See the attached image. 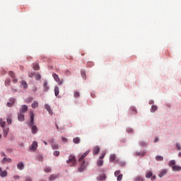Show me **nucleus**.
<instances>
[{
    "label": "nucleus",
    "instance_id": "1",
    "mask_svg": "<svg viewBox=\"0 0 181 181\" xmlns=\"http://www.w3.org/2000/svg\"><path fill=\"white\" fill-rule=\"evenodd\" d=\"M90 153V151L85 152L79 158H78V162L81 163V167L78 169L79 172H83L84 169H86V161L84 160V158L87 156Z\"/></svg>",
    "mask_w": 181,
    "mask_h": 181
},
{
    "label": "nucleus",
    "instance_id": "2",
    "mask_svg": "<svg viewBox=\"0 0 181 181\" xmlns=\"http://www.w3.org/2000/svg\"><path fill=\"white\" fill-rule=\"evenodd\" d=\"M35 121V114L33 112H30V125L31 127L32 134H36L37 132V127L35 125H33Z\"/></svg>",
    "mask_w": 181,
    "mask_h": 181
},
{
    "label": "nucleus",
    "instance_id": "3",
    "mask_svg": "<svg viewBox=\"0 0 181 181\" xmlns=\"http://www.w3.org/2000/svg\"><path fill=\"white\" fill-rule=\"evenodd\" d=\"M170 168H172L173 172H180L181 166L179 165H176V161L175 160H171L168 164Z\"/></svg>",
    "mask_w": 181,
    "mask_h": 181
},
{
    "label": "nucleus",
    "instance_id": "4",
    "mask_svg": "<svg viewBox=\"0 0 181 181\" xmlns=\"http://www.w3.org/2000/svg\"><path fill=\"white\" fill-rule=\"evenodd\" d=\"M66 163H68V165H70V166H76V164L77 163V160H76V156L73 155H70L69 156V159L66 161Z\"/></svg>",
    "mask_w": 181,
    "mask_h": 181
},
{
    "label": "nucleus",
    "instance_id": "5",
    "mask_svg": "<svg viewBox=\"0 0 181 181\" xmlns=\"http://www.w3.org/2000/svg\"><path fill=\"white\" fill-rule=\"evenodd\" d=\"M52 76L54 77V79L55 80V81L58 83L59 86H62V84H63V81H60V78L59 77V75L56 74H53Z\"/></svg>",
    "mask_w": 181,
    "mask_h": 181
},
{
    "label": "nucleus",
    "instance_id": "6",
    "mask_svg": "<svg viewBox=\"0 0 181 181\" xmlns=\"http://www.w3.org/2000/svg\"><path fill=\"white\" fill-rule=\"evenodd\" d=\"M37 149V141H33L32 145L30 146V151H36Z\"/></svg>",
    "mask_w": 181,
    "mask_h": 181
},
{
    "label": "nucleus",
    "instance_id": "7",
    "mask_svg": "<svg viewBox=\"0 0 181 181\" xmlns=\"http://www.w3.org/2000/svg\"><path fill=\"white\" fill-rule=\"evenodd\" d=\"M28 112V105H23L20 108V113L25 114V112Z\"/></svg>",
    "mask_w": 181,
    "mask_h": 181
},
{
    "label": "nucleus",
    "instance_id": "8",
    "mask_svg": "<svg viewBox=\"0 0 181 181\" xmlns=\"http://www.w3.org/2000/svg\"><path fill=\"white\" fill-rule=\"evenodd\" d=\"M3 134L4 138H6V136H8V134H9V127H3Z\"/></svg>",
    "mask_w": 181,
    "mask_h": 181
},
{
    "label": "nucleus",
    "instance_id": "9",
    "mask_svg": "<svg viewBox=\"0 0 181 181\" xmlns=\"http://www.w3.org/2000/svg\"><path fill=\"white\" fill-rule=\"evenodd\" d=\"M11 162H12V159L9 158H6L4 157L2 160H1V163H11Z\"/></svg>",
    "mask_w": 181,
    "mask_h": 181
},
{
    "label": "nucleus",
    "instance_id": "10",
    "mask_svg": "<svg viewBox=\"0 0 181 181\" xmlns=\"http://www.w3.org/2000/svg\"><path fill=\"white\" fill-rule=\"evenodd\" d=\"M105 179H107V176L105 175V174L100 175L97 177L98 181H104V180H105Z\"/></svg>",
    "mask_w": 181,
    "mask_h": 181
},
{
    "label": "nucleus",
    "instance_id": "11",
    "mask_svg": "<svg viewBox=\"0 0 181 181\" xmlns=\"http://www.w3.org/2000/svg\"><path fill=\"white\" fill-rule=\"evenodd\" d=\"M45 110H47V111L49 112L50 115L53 114V112L52 111V108H50V105H49V104H45Z\"/></svg>",
    "mask_w": 181,
    "mask_h": 181
},
{
    "label": "nucleus",
    "instance_id": "12",
    "mask_svg": "<svg viewBox=\"0 0 181 181\" xmlns=\"http://www.w3.org/2000/svg\"><path fill=\"white\" fill-rule=\"evenodd\" d=\"M18 121L23 122V121H25V115H23L22 113H19L18 115Z\"/></svg>",
    "mask_w": 181,
    "mask_h": 181
},
{
    "label": "nucleus",
    "instance_id": "13",
    "mask_svg": "<svg viewBox=\"0 0 181 181\" xmlns=\"http://www.w3.org/2000/svg\"><path fill=\"white\" fill-rule=\"evenodd\" d=\"M15 104V98H10V102L7 103V107H12Z\"/></svg>",
    "mask_w": 181,
    "mask_h": 181
},
{
    "label": "nucleus",
    "instance_id": "14",
    "mask_svg": "<svg viewBox=\"0 0 181 181\" xmlns=\"http://www.w3.org/2000/svg\"><path fill=\"white\" fill-rule=\"evenodd\" d=\"M58 177H59L58 174H52L49 176V181L55 180V179H57Z\"/></svg>",
    "mask_w": 181,
    "mask_h": 181
},
{
    "label": "nucleus",
    "instance_id": "15",
    "mask_svg": "<svg viewBox=\"0 0 181 181\" xmlns=\"http://www.w3.org/2000/svg\"><path fill=\"white\" fill-rule=\"evenodd\" d=\"M98 153H100V146H96L93 148V155H98Z\"/></svg>",
    "mask_w": 181,
    "mask_h": 181
},
{
    "label": "nucleus",
    "instance_id": "16",
    "mask_svg": "<svg viewBox=\"0 0 181 181\" xmlns=\"http://www.w3.org/2000/svg\"><path fill=\"white\" fill-rule=\"evenodd\" d=\"M53 142H54V141L53 139H52L50 141V143L52 144V149H59V145L57 144H53Z\"/></svg>",
    "mask_w": 181,
    "mask_h": 181
},
{
    "label": "nucleus",
    "instance_id": "17",
    "mask_svg": "<svg viewBox=\"0 0 181 181\" xmlns=\"http://www.w3.org/2000/svg\"><path fill=\"white\" fill-rule=\"evenodd\" d=\"M117 160V156L115 154H111L110 156V162H115Z\"/></svg>",
    "mask_w": 181,
    "mask_h": 181
},
{
    "label": "nucleus",
    "instance_id": "18",
    "mask_svg": "<svg viewBox=\"0 0 181 181\" xmlns=\"http://www.w3.org/2000/svg\"><path fill=\"white\" fill-rule=\"evenodd\" d=\"M17 168L18 169H19V170H23V168H25V165L22 162L18 163V164L17 165Z\"/></svg>",
    "mask_w": 181,
    "mask_h": 181
},
{
    "label": "nucleus",
    "instance_id": "19",
    "mask_svg": "<svg viewBox=\"0 0 181 181\" xmlns=\"http://www.w3.org/2000/svg\"><path fill=\"white\" fill-rule=\"evenodd\" d=\"M166 173H168V171H166V170H162L160 172L158 176H159V177H163L164 175H166Z\"/></svg>",
    "mask_w": 181,
    "mask_h": 181
},
{
    "label": "nucleus",
    "instance_id": "20",
    "mask_svg": "<svg viewBox=\"0 0 181 181\" xmlns=\"http://www.w3.org/2000/svg\"><path fill=\"white\" fill-rule=\"evenodd\" d=\"M7 123L11 125L12 124V115H9L6 118Z\"/></svg>",
    "mask_w": 181,
    "mask_h": 181
},
{
    "label": "nucleus",
    "instance_id": "21",
    "mask_svg": "<svg viewBox=\"0 0 181 181\" xmlns=\"http://www.w3.org/2000/svg\"><path fill=\"white\" fill-rule=\"evenodd\" d=\"M5 125H6V122H4L2 118H0V127H1V128H5Z\"/></svg>",
    "mask_w": 181,
    "mask_h": 181
},
{
    "label": "nucleus",
    "instance_id": "22",
    "mask_svg": "<svg viewBox=\"0 0 181 181\" xmlns=\"http://www.w3.org/2000/svg\"><path fill=\"white\" fill-rule=\"evenodd\" d=\"M1 177H6L8 176V172L6 170L1 171V174H0Z\"/></svg>",
    "mask_w": 181,
    "mask_h": 181
},
{
    "label": "nucleus",
    "instance_id": "23",
    "mask_svg": "<svg viewBox=\"0 0 181 181\" xmlns=\"http://www.w3.org/2000/svg\"><path fill=\"white\" fill-rule=\"evenodd\" d=\"M31 107L32 108H37V107H39V103H37V101H34L31 105Z\"/></svg>",
    "mask_w": 181,
    "mask_h": 181
},
{
    "label": "nucleus",
    "instance_id": "24",
    "mask_svg": "<svg viewBox=\"0 0 181 181\" xmlns=\"http://www.w3.org/2000/svg\"><path fill=\"white\" fill-rule=\"evenodd\" d=\"M136 155L137 156H145V155H146V152L145 151L137 152L136 153Z\"/></svg>",
    "mask_w": 181,
    "mask_h": 181
},
{
    "label": "nucleus",
    "instance_id": "25",
    "mask_svg": "<svg viewBox=\"0 0 181 181\" xmlns=\"http://www.w3.org/2000/svg\"><path fill=\"white\" fill-rule=\"evenodd\" d=\"M33 69H34L35 70H39L40 69V67L39 66V64L34 63L33 64Z\"/></svg>",
    "mask_w": 181,
    "mask_h": 181
},
{
    "label": "nucleus",
    "instance_id": "26",
    "mask_svg": "<svg viewBox=\"0 0 181 181\" xmlns=\"http://www.w3.org/2000/svg\"><path fill=\"white\" fill-rule=\"evenodd\" d=\"M54 93H55L56 97H57V95H59V93H60V88H59L58 86H56L54 88Z\"/></svg>",
    "mask_w": 181,
    "mask_h": 181
},
{
    "label": "nucleus",
    "instance_id": "27",
    "mask_svg": "<svg viewBox=\"0 0 181 181\" xmlns=\"http://www.w3.org/2000/svg\"><path fill=\"white\" fill-rule=\"evenodd\" d=\"M44 86V91L47 92L49 90V88L47 87V82L45 81L43 83Z\"/></svg>",
    "mask_w": 181,
    "mask_h": 181
},
{
    "label": "nucleus",
    "instance_id": "28",
    "mask_svg": "<svg viewBox=\"0 0 181 181\" xmlns=\"http://www.w3.org/2000/svg\"><path fill=\"white\" fill-rule=\"evenodd\" d=\"M97 165L98 166H103L104 165V160L99 158L97 161Z\"/></svg>",
    "mask_w": 181,
    "mask_h": 181
},
{
    "label": "nucleus",
    "instance_id": "29",
    "mask_svg": "<svg viewBox=\"0 0 181 181\" xmlns=\"http://www.w3.org/2000/svg\"><path fill=\"white\" fill-rule=\"evenodd\" d=\"M21 86L25 88V90L28 88V83L25 81H21Z\"/></svg>",
    "mask_w": 181,
    "mask_h": 181
},
{
    "label": "nucleus",
    "instance_id": "30",
    "mask_svg": "<svg viewBox=\"0 0 181 181\" xmlns=\"http://www.w3.org/2000/svg\"><path fill=\"white\" fill-rule=\"evenodd\" d=\"M152 175H153L152 171H148V172L146 173V177L147 179H149L150 177H152Z\"/></svg>",
    "mask_w": 181,
    "mask_h": 181
},
{
    "label": "nucleus",
    "instance_id": "31",
    "mask_svg": "<svg viewBox=\"0 0 181 181\" xmlns=\"http://www.w3.org/2000/svg\"><path fill=\"white\" fill-rule=\"evenodd\" d=\"M73 142L75 144H80V138L79 137H75L73 139Z\"/></svg>",
    "mask_w": 181,
    "mask_h": 181
},
{
    "label": "nucleus",
    "instance_id": "32",
    "mask_svg": "<svg viewBox=\"0 0 181 181\" xmlns=\"http://www.w3.org/2000/svg\"><path fill=\"white\" fill-rule=\"evenodd\" d=\"M156 110H158V106H156V105L151 106V112H155V111H156Z\"/></svg>",
    "mask_w": 181,
    "mask_h": 181
},
{
    "label": "nucleus",
    "instance_id": "33",
    "mask_svg": "<svg viewBox=\"0 0 181 181\" xmlns=\"http://www.w3.org/2000/svg\"><path fill=\"white\" fill-rule=\"evenodd\" d=\"M8 74H9V76H11V78H15V73H14L13 71H10L8 72Z\"/></svg>",
    "mask_w": 181,
    "mask_h": 181
},
{
    "label": "nucleus",
    "instance_id": "34",
    "mask_svg": "<svg viewBox=\"0 0 181 181\" xmlns=\"http://www.w3.org/2000/svg\"><path fill=\"white\" fill-rule=\"evenodd\" d=\"M156 160H158L160 162V161L163 160V157L162 156H157L156 157Z\"/></svg>",
    "mask_w": 181,
    "mask_h": 181
},
{
    "label": "nucleus",
    "instance_id": "35",
    "mask_svg": "<svg viewBox=\"0 0 181 181\" xmlns=\"http://www.w3.org/2000/svg\"><path fill=\"white\" fill-rule=\"evenodd\" d=\"M44 170H45V172H46V173H49L52 172L50 167L45 168Z\"/></svg>",
    "mask_w": 181,
    "mask_h": 181
},
{
    "label": "nucleus",
    "instance_id": "36",
    "mask_svg": "<svg viewBox=\"0 0 181 181\" xmlns=\"http://www.w3.org/2000/svg\"><path fill=\"white\" fill-rule=\"evenodd\" d=\"M122 177H123L122 174H120V175H117V181H121V180H122Z\"/></svg>",
    "mask_w": 181,
    "mask_h": 181
},
{
    "label": "nucleus",
    "instance_id": "37",
    "mask_svg": "<svg viewBox=\"0 0 181 181\" xmlns=\"http://www.w3.org/2000/svg\"><path fill=\"white\" fill-rule=\"evenodd\" d=\"M35 76V79L37 81H39V80H40V78H42V76L39 74H36Z\"/></svg>",
    "mask_w": 181,
    "mask_h": 181
},
{
    "label": "nucleus",
    "instance_id": "38",
    "mask_svg": "<svg viewBox=\"0 0 181 181\" xmlns=\"http://www.w3.org/2000/svg\"><path fill=\"white\" fill-rule=\"evenodd\" d=\"M53 155H54V156H59V155H60V151H54Z\"/></svg>",
    "mask_w": 181,
    "mask_h": 181
},
{
    "label": "nucleus",
    "instance_id": "39",
    "mask_svg": "<svg viewBox=\"0 0 181 181\" xmlns=\"http://www.w3.org/2000/svg\"><path fill=\"white\" fill-rule=\"evenodd\" d=\"M9 84H11V80L10 79H7L5 81V86H9Z\"/></svg>",
    "mask_w": 181,
    "mask_h": 181
},
{
    "label": "nucleus",
    "instance_id": "40",
    "mask_svg": "<svg viewBox=\"0 0 181 181\" xmlns=\"http://www.w3.org/2000/svg\"><path fill=\"white\" fill-rule=\"evenodd\" d=\"M176 148L178 151H181L180 144L177 143L176 144Z\"/></svg>",
    "mask_w": 181,
    "mask_h": 181
},
{
    "label": "nucleus",
    "instance_id": "41",
    "mask_svg": "<svg viewBox=\"0 0 181 181\" xmlns=\"http://www.w3.org/2000/svg\"><path fill=\"white\" fill-rule=\"evenodd\" d=\"M103 158H105V153H102L101 156L99 157V159L103 160Z\"/></svg>",
    "mask_w": 181,
    "mask_h": 181
},
{
    "label": "nucleus",
    "instance_id": "42",
    "mask_svg": "<svg viewBox=\"0 0 181 181\" xmlns=\"http://www.w3.org/2000/svg\"><path fill=\"white\" fill-rule=\"evenodd\" d=\"M119 173H121V171L119 170H116L115 172V176H119Z\"/></svg>",
    "mask_w": 181,
    "mask_h": 181
},
{
    "label": "nucleus",
    "instance_id": "43",
    "mask_svg": "<svg viewBox=\"0 0 181 181\" xmlns=\"http://www.w3.org/2000/svg\"><path fill=\"white\" fill-rule=\"evenodd\" d=\"M33 100V98H29L27 100H25V103H27V104H29V103L32 102Z\"/></svg>",
    "mask_w": 181,
    "mask_h": 181
},
{
    "label": "nucleus",
    "instance_id": "44",
    "mask_svg": "<svg viewBox=\"0 0 181 181\" xmlns=\"http://www.w3.org/2000/svg\"><path fill=\"white\" fill-rule=\"evenodd\" d=\"M136 181H143L142 177L141 176H137L136 177Z\"/></svg>",
    "mask_w": 181,
    "mask_h": 181
},
{
    "label": "nucleus",
    "instance_id": "45",
    "mask_svg": "<svg viewBox=\"0 0 181 181\" xmlns=\"http://www.w3.org/2000/svg\"><path fill=\"white\" fill-rule=\"evenodd\" d=\"M74 97L75 98H77V97H80V93L78 92H75Z\"/></svg>",
    "mask_w": 181,
    "mask_h": 181
},
{
    "label": "nucleus",
    "instance_id": "46",
    "mask_svg": "<svg viewBox=\"0 0 181 181\" xmlns=\"http://www.w3.org/2000/svg\"><path fill=\"white\" fill-rule=\"evenodd\" d=\"M13 179H15V180H19V179H21V176H19V175H14Z\"/></svg>",
    "mask_w": 181,
    "mask_h": 181
},
{
    "label": "nucleus",
    "instance_id": "47",
    "mask_svg": "<svg viewBox=\"0 0 181 181\" xmlns=\"http://www.w3.org/2000/svg\"><path fill=\"white\" fill-rule=\"evenodd\" d=\"M13 83H14V84H16V83H18V78H13Z\"/></svg>",
    "mask_w": 181,
    "mask_h": 181
},
{
    "label": "nucleus",
    "instance_id": "48",
    "mask_svg": "<svg viewBox=\"0 0 181 181\" xmlns=\"http://www.w3.org/2000/svg\"><path fill=\"white\" fill-rule=\"evenodd\" d=\"M65 74H66V76H70V74H71V73L69 72V70H66V71H65Z\"/></svg>",
    "mask_w": 181,
    "mask_h": 181
},
{
    "label": "nucleus",
    "instance_id": "49",
    "mask_svg": "<svg viewBox=\"0 0 181 181\" xmlns=\"http://www.w3.org/2000/svg\"><path fill=\"white\" fill-rule=\"evenodd\" d=\"M34 76H35V73L28 74V76L30 78L33 77Z\"/></svg>",
    "mask_w": 181,
    "mask_h": 181
},
{
    "label": "nucleus",
    "instance_id": "50",
    "mask_svg": "<svg viewBox=\"0 0 181 181\" xmlns=\"http://www.w3.org/2000/svg\"><path fill=\"white\" fill-rule=\"evenodd\" d=\"M81 76L84 78V77H86V71H81Z\"/></svg>",
    "mask_w": 181,
    "mask_h": 181
},
{
    "label": "nucleus",
    "instance_id": "51",
    "mask_svg": "<svg viewBox=\"0 0 181 181\" xmlns=\"http://www.w3.org/2000/svg\"><path fill=\"white\" fill-rule=\"evenodd\" d=\"M1 156H4V158H6V154L4 152H1Z\"/></svg>",
    "mask_w": 181,
    "mask_h": 181
},
{
    "label": "nucleus",
    "instance_id": "52",
    "mask_svg": "<svg viewBox=\"0 0 181 181\" xmlns=\"http://www.w3.org/2000/svg\"><path fill=\"white\" fill-rule=\"evenodd\" d=\"M62 139L63 142H66L67 141V139L65 138V137H62Z\"/></svg>",
    "mask_w": 181,
    "mask_h": 181
},
{
    "label": "nucleus",
    "instance_id": "53",
    "mask_svg": "<svg viewBox=\"0 0 181 181\" xmlns=\"http://www.w3.org/2000/svg\"><path fill=\"white\" fill-rule=\"evenodd\" d=\"M155 179H156V175H152L151 176V180H155Z\"/></svg>",
    "mask_w": 181,
    "mask_h": 181
},
{
    "label": "nucleus",
    "instance_id": "54",
    "mask_svg": "<svg viewBox=\"0 0 181 181\" xmlns=\"http://www.w3.org/2000/svg\"><path fill=\"white\" fill-rule=\"evenodd\" d=\"M140 145H141V146H145L146 144H145V142L141 141V142L140 143Z\"/></svg>",
    "mask_w": 181,
    "mask_h": 181
},
{
    "label": "nucleus",
    "instance_id": "55",
    "mask_svg": "<svg viewBox=\"0 0 181 181\" xmlns=\"http://www.w3.org/2000/svg\"><path fill=\"white\" fill-rule=\"evenodd\" d=\"M92 98H95V95L94 93H91L90 94Z\"/></svg>",
    "mask_w": 181,
    "mask_h": 181
},
{
    "label": "nucleus",
    "instance_id": "56",
    "mask_svg": "<svg viewBox=\"0 0 181 181\" xmlns=\"http://www.w3.org/2000/svg\"><path fill=\"white\" fill-rule=\"evenodd\" d=\"M6 151H7V152L11 153V152H12V148H7Z\"/></svg>",
    "mask_w": 181,
    "mask_h": 181
},
{
    "label": "nucleus",
    "instance_id": "57",
    "mask_svg": "<svg viewBox=\"0 0 181 181\" xmlns=\"http://www.w3.org/2000/svg\"><path fill=\"white\" fill-rule=\"evenodd\" d=\"M158 141H159V139H158V137H156V138L154 139V142H158Z\"/></svg>",
    "mask_w": 181,
    "mask_h": 181
},
{
    "label": "nucleus",
    "instance_id": "58",
    "mask_svg": "<svg viewBox=\"0 0 181 181\" xmlns=\"http://www.w3.org/2000/svg\"><path fill=\"white\" fill-rule=\"evenodd\" d=\"M132 111H134V114H136V110L135 108H132Z\"/></svg>",
    "mask_w": 181,
    "mask_h": 181
},
{
    "label": "nucleus",
    "instance_id": "59",
    "mask_svg": "<svg viewBox=\"0 0 181 181\" xmlns=\"http://www.w3.org/2000/svg\"><path fill=\"white\" fill-rule=\"evenodd\" d=\"M178 156H180V157L181 158V152H180V153H178Z\"/></svg>",
    "mask_w": 181,
    "mask_h": 181
},
{
    "label": "nucleus",
    "instance_id": "60",
    "mask_svg": "<svg viewBox=\"0 0 181 181\" xmlns=\"http://www.w3.org/2000/svg\"><path fill=\"white\" fill-rule=\"evenodd\" d=\"M45 145H47V142L44 141Z\"/></svg>",
    "mask_w": 181,
    "mask_h": 181
},
{
    "label": "nucleus",
    "instance_id": "61",
    "mask_svg": "<svg viewBox=\"0 0 181 181\" xmlns=\"http://www.w3.org/2000/svg\"><path fill=\"white\" fill-rule=\"evenodd\" d=\"M1 138H2V135L0 134V139H1Z\"/></svg>",
    "mask_w": 181,
    "mask_h": 181
},
{
    "label": "nucleus",
    "instance_id": "62",
    "mask_svg": "<svg viewBox=\"0 0 181 181\" xmlns=\"http://www.w3.org/2000/svg\"><path fill=\"white\" fill-rule=\"evenodd\" d=\"M57 129H59V126H57Z\"/></svg>",
    "mask_w": 181,
    "mask_h": 181
}]
</instances>
